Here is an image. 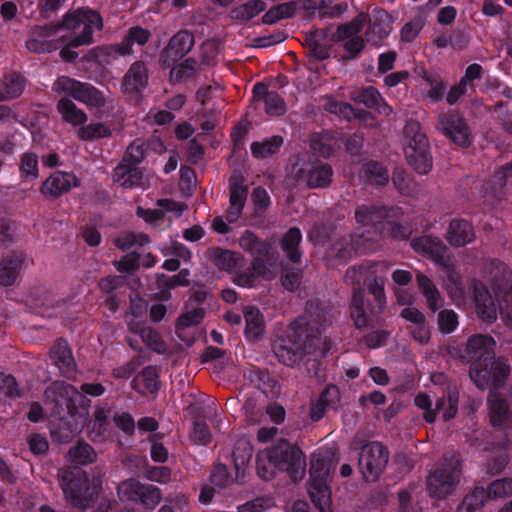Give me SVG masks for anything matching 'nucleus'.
<instances>
[{
  "instance_id": "nucleus-50",
  "label": "nucleus",
  "mask_w": 512,
  "mask_h": 512,
  "mask_svg": "<svg viewBox=\"0 0 512 512\" xmlns=\"http://www.w3.org/2000/svg\"><path fill=\"white\" fill-rule=\"evenodd\" d=\"M327 395H333V397H338V388L334 385L326 387L324 391L321 392L318 401L311 404L310 418L313 421L320 420L325 414L326 408L329 406V400L327 399Z\"/></svg>"
},
{
  "instance_id": "nucleus-10",
  "label": "nucleus",
  "mask_w": 512,
  "mask_h": 512,
  "mask_svg": "<svg viewBox=\"0 0 512 512\" xmlns=\"http://www.w3.org/2000/svg\"><path fill=\"white\" fill-rule=\"evenodd\" d=\"M368 268L363 265H356L346 270L344 283L353 287L350 303V316L356 328L361 329L367 326L369 316L365 309L364 289L361 287L362 279Z\"/></svg>"
},
{
  "instance_id": "nucleus-39",
  "label": "nucleus",
  "mask_w": 512,
  "mask_h": 512,
  "mask_svg": "<svg viewBox=\"0 0 512 512\" xmlns=\"http://www.w3.org/2000/svg\"><path fill=\"white\" fill-rule=\"evenodd\" d=\"M308 493L311 501L320 512H332L331 493L327 483H310Z\"/></svg>"
},
{
  "instance_id": "nucleus-28",
  "label": "nucleus",
  "mask_w": 512,
  "mask_h": 512,
  "mask_svg": "<svg viewBox=\"0 0 512 512\" xmlns=\"http://www.w3.org/2000/svg\"><path fill=\"white\" fill-rule=\"evenodd\" d=\"M205 316L203 308H195L191 311L181 314L175 324V334L179 340L183 341L186 345L191 346L194 343L193 337L185 335L184 331L190 326H196L201 323Z\"/></svg>"
},
{
  "instance_id": "nucleus-32",
  "label": "nucleus",
  "mask_w": 512,
  "mask_h": 512,
  "mask_svg": "<svg viewBox=\"0 0 512 512\" xmlns=\"http://www.w3.org/2000/svg\"><path fill=\"white\" fill-rule=\"evenodd\" d=\"M302 177L309 188L326 187L331 183L332 168L328 164H313Z\"/></svg>"
},
{
  "instance_id": "nucleus-12",
  "label": "nucleus",
  "mask_w": 512,
  "mask_h": 512,
  "mask_svg": "<svg viewBox=\"0 0 512 512\" xmlns=\"http://www.w3.org/2000/svg\"><path fill=\"white\" fill-rule=\"evenodd\" d=\"M484 273L490 282L497 301L512 303V271L509 267L496 259L488 260L484 264Z\"/></svg>"
},
{
  "instance_id": "nucleus-64",
  "label": "nucleus",
  "mask_w": 512,
  "mask_h": 512,
  "mask_svg": "<svg viewBox=\"0 0 512 512\" xmlns=\"http://www.w3.org/2000/svg\"><path fill=\"white\" fill-rule=\"evenodd\" d=\"M20 171L26 178L38 177V157L35 153H24L21 158Z\"/></svg>"
},
{
  "instance_id": "nucleus-40",
  "label": "nucleus",
  "mask_w": 512,
  "mask_h": 512,
  "mask_svg": "<svg viewBox=\"0 0 512 512\" xmlns=\"http://www.w3.org/2000/svg\"><path fill=\"white\" fill-rule=\"evenodd\" d=\"M253 455V448L249 441L240 439L233 448L232 457L236 470V480L244 475L245 469Z\"/></svg>"
},
{
  "instance_id": "nucleus-30",
  "label": "nucleus",
  "mask_w": 512,
  "mask_h": 512,
  "mask_svg": "<svg viewBox=\"0 0 512 512\" xmlns=\"http://www.w3.org/2000/svg\"><path fill=\"white\" fill-rule=\"evenodd\" d=\"M352 256L350 243L344 239H337L327 249L325 254L326 265L329 268H336L339 264H345Z\"/></svg>"
},
{
  "instance_id": "nucleus-35",
  "label": "nucleus",
  "mask_w": 512,
  "mask_h": 512,
  "mask_svg": "<svg viewBox=\"0 0 512 512\" xmlns=\"http://www.w3.org/2000/svg\"><path fill=\"white\" fill-rule=\"evenodd\" d=\"M243 314L246 321L247 338L253 341L260 339L264 333V320L259 309L254 306H246L243 309Z\"/></svg>"
},
{
  "instance_id": "nucleus-54",
  "label": "nucleus",
  "mask_w": 512,
  "mask_h": 512,
  "mask_svg": "<svg viewBox=\"0 0 512 512\" xmlns=\"http://www.w3.org/2000/svg\"><path fill=\"white\" fill-rule=\"evenodd\" d=\"M142 485V483L133 478L122 481L117 487L119 499L122 502L138 501Z\"/></svg>"
},
{
  "instance_id": "nucleus-18",
  "label": "nucleus",
  "mask_w": 512,
  "mask_h": 512,
  "mask_svg": "<svg viewBox=\"0 0 512 512\" xmlns=\"http://www.w3.org/2000/svg\"><path fill=\"white\" fill-rule=\"evenodd\" d=\"M195 44L194 35L188 30H180L173 35L166 47L161 51L159 63L163 67H169L185 55H187Z\"/></svg>"
},
{
  "instance_id": "nucleus-13",
  "label": "nucleus",
  "mask_w": 512,
  "mask_h": 512,
  "mask_svg": "<svg viewBox=\"0 0 512 512\" xmlns=\"http://www.w3.org/2000/svg\"><path fill=\"white\" fill-rule=\"evenodd\" d=\"M508 404L503 399L494 400L490 407V422L498 429L495 430L493 441L487 443H472L477 450L487 452L494 448L501 450L507 449L511 442L508 439L507 433L503 428L504 422L508 419Z\"/></svg>"
},
{
  "instance_id": "nucleus-19",
  "label": "nucleus",
  "mask_w": 512,
  "mask_h": 512,
  "mask_svg": "<svg viewBox=\"0 0 512 512\" xmlns=\"http://www.w3.org/2000/svg\"><path fill=\"white\" fill-rule=\"evenodd\" d=\"M367 20L369 26L365 32V40L374 46L381 45L392 30V17L383 9H374L372 16H368Z\"/></svg>"
},
{
  "instance_id": "nucleus-4",
  "label": "nucleus",
  "mask_w": 512,
  "mask_h": 512,
  "mask_svg": "<svg viewBox=\"0 0 512 512\" xmlns=\"http://www.w3.org/2000/svg\"><path fill=\"white\" fill-rule=\"evenodd\" d=\"M462 457L458 452L446 453L440 464L426 479L430 497L444 499L459 484L462 475Z\"/></svg>"
},
{
  "instance_id": "nucleus-59",
  "label": "nucleus",
  "mask_w": 512,
  "mask_h": 512,
  "mask_svg": "<svg viewBox=\"0 0 512 512\" xmlns=\"http://www.w3.org/2000/svg\"><path fill=\"white\" fill-rule=\"evenodd\" d=\"M143 342L154 351L161 353L165 351V343L160 334L152 327H145L140 331Z\"/></svg>"
},
{
  "instance_id": "nucleus-23",
  "label": "nucleus",
  "mask_w": 512,
  "mask_h": 512,
  "mask_svg": "<svg viewBox=\"0 0 512 512\" xmlns=\"http://www.w3.org/2000/svg\"><path fill=\"white\" fill-rule=\"evenodd\" d=\"M475 238L474 228L471 223L463 219H454L450 222L447 241L454 247H463Z\"/></svg>"
},
{
  "instance_id": "nucleus-26",
  "label": "nucleus",
  "mask_w": 512,
  "mask_h": 512,
  "mask_svg": "<svg viewBox=\"0 0 512 512\" xmlns=\"http://www.w3.org/2000/svg\"><path fill=\"white\" fill-rule=\"evenodd\" d=\"M305 311L310 318L319 325H330L339 312L329 303L317 298L306 302Z\"/></svg>"
},
{
  "instance_id": "nucleus-22",
  "label": "nucleus",
  "mask_w": 512,
  "mask_h": 512,
  "mask_svg": "<svg viewBox=\"0 0 512 512\" xmlns=\"http://www.w3.org/2000/svg\"><path fill=\"white\" fill-rule=\"evenodd\" d=\"M349 99L355 103L363 104L368 109H375L379 113L388 115L391 111V108L383 103L380 93L373 86L351 91Z\"/></svg>"
},
{
  "instance_id": "nucleus-36",
  "label": "nucleus",
  "mask_w": 512,
  "mask_h": 512,
  "mask_svg": "<svg viewBox=\"0 0 512 512\" xmlns=\"http://www.w3.org/2000/svg\"><path fill=\"white\" fill-rule=\"evenodd\" d=\"M367 18V14L359 13L352 21L339 25L336 32L330 35V41L336 43L357 36L367 22Z\"/></svg>"
},
{
  "instance_id": "nucleus-58",
  "label": "nucleus",
  "mask_w": 512,
  "mask_h": 512,
  "mask_svg": "<svg viewBox=\"0 0 512 512\" xmlns=\"http://www.w3.org/2000/svg\"><path fill=\"white\" fill-rule=\"evenodd\" d=\"M111 135V130L102 123L89 124L82 126L78 130V136L82 140H93L95 138H104Z\"/></svg>"
},
{
  "instance_id": "nucleus-6",
  "label": "nucleus",
  "mask_w": 512,
  "mask_h": 512,
  "mask_svg": "<svg viewBox=\"0 0 512 512\" xmlns=\"http://www.w3.org/2000/svg\"><path fill=\"white\" fill-rule=\"evenodd\" d=\"M58 478L66 499L74 507L85 510L94 504L98 497L99 486L89 484L85 471L76 467L60 470Z\"/></svg>"
},
{
  "instance_id": "nucleus-25",
  "label": "nucleus",
  "mask_w": 512,
  "mask_h": 512,
  "mask_svg": "<svg viewBox=\"0 0 512 512\" xmlns=\"http://www.w3.org/2000/svg\"><path fill=\"white\" fill-rule=\"evenodd\" d=\"M207 256L217 268L225 271H232L237 267H241L244 260L239 252L220 247L208 249Z\"/></svg>"
},
{
  "instance_id": "nucleus-57",
  "label": "nucleus",
  "mask_w": 512,
  "mask_h": 512,
  "mask_svg": "<svg viewBox=\"0 0 512 512\" xmlns=\"http://www.w3.org/2000/svg\"><path fill=\"white\" fill-rule=\"evenodd\" d=\"M333 230L334 227L331 224L324 222L315 223L308 231L307 236L314 244H324L330 239Z\"/></svg>"
},
{
  "instance_id": "nucleus-41",
  "label": "nucleus",
  "mask_w": 512,
  "mask_h": 512,
  "mask_svg": "<svg viewBox=\"0 0 512 512\" xmlns=\"http://www.w3.org/2000/svg\"><path fill=\"white\" fill-rule=\"evenodd\" d=\"M335 470V464L332 462V460L329 457H322V456H313L310 461V469L309 473L311 476V482L310 483H318V482H325L327 483V480L331 474Z\"/></svg>"
},
{
  "instance_id": "nucleus-21",
  "label": "nucleus",
  "mask_w": 512,
  "mask_h": 512,
  "mask_svg": "<svg viewBox=\"0 0 512 512\" xmlns=\"http://www.w3.org/2000/svg\"><path fill=\"white\" fill-rule=\"evenodd\" d=\"M149 72L143 61L133 63L122 80V89L129 94H139L148 84Z\"/></svg>"
},
{
  "instance_id": "nucleus-63",
  "label": "nucleus",
  "mask_w": 512,
  "mask_h": 512,
  "mask_svg": "<svg viewBox=\"0 0 512 512\" xmlns=\"http://www.w3.org/2000/svg\"><path fill=\"white\" fill-rule=\"evenodd\" d=\"M257 474L264 480H270L275 476V468L269 463L268 449L256 455Z\"/></svg>"
},
{
  "instance_id": "nucleus-24",
  "label": "nucleus",
  "mask_w": 512,
  "mask_h": 512,
  "mask_svg": "<svg viewBox=\"0 0 512 512\" xmlns=\"http://www.w3.org/2000/svg\"><path fill=\"white\" fill-rule=\"evenodd\" d=\"M25 255L22 252L12 251L0 261V285H13L17 279Z\"/></svg>"
},
{
  "instance_id": "nucleus-37",
  "label": "nucleus",
  "mask_w": 512,
  "mask_h": 512,
  "mask_svg": "<svg viewBox=\"0 0 512 512\" xmlns=\"http://www.w3.org/2000/svg\"><path fill=\"white\" fill-rule=\"evenodd\" d=\"M114 180L121 182V186L125 188H131L133 186L141 185L143 179V173L137 165H128L126 163H120L113 173Z\"/></svg>"
},
{
  "instance_id": "nucleus-2",
  "label": "nucleus",
  "mask_w": 512,
  "mask_h": 512,
  "mask_svg": "<svg viewBox=\"0 0 512 512\" xmlns=\"http://www.w3.org/2000/svg\"><path fill=\"white\" fill-rule=\"evenodd\" d=\"M291 333L286 339L275 341L272 351L285 366L294 368L310 355L325 356L327 348L319 328L296 319L290 324Z\"/></svg>"
},
{
  "instance_id": "nucleus-15",
  "label": "nucleus",
  "mask_w": 512,
  "mask_h": 512,
  "mask_svg": "<svg viewBox=\"0 0 512 512\" xmlns=\"http://www.w3.org/2000/svg\"><path fill=\"white\" fill-rule=\"evenodd\" d=\"M410 244L416 253L429 257L444 269H452L453 257L450 250L438 237L422 235L413 238Z\"/></svg>"
},
{
  "instance_id": "nucleus-38",
  "label": "nucleus",
  "mask_w": 512,
  "mask_h": 512,
  "mask_svg": "<svg viewBox=\"0 0 512 512\" xmlns=\"http://www.w3.org/2000/svg\"><path fill=\"white\" fill-rule=\"evenodd\" d=\"M301 239V231L297 227L290 228L281 239V248L287 258L293 263H299L301 260V252L299 250Z\"/></svg>"
},
{
  "instance_id": "nucleus-27",
  "label": "nucleus",
  "mask_w": 512,
  "mask_h": 512,
  "mask_svg": "<svg viewBox=\"0 0 512 512\" xmlns=\"http://www.w3.org/2000/svg\"><path fill=\"white\" fill-rule=\"evenodd\" d=\"M50 357L63 375L69 376L75 371L76 363L65 340L60 339L53 345Z\"/></svg>"
},
{
  "instance_id": "nucleus-1",
  "label": "nucleus",
  "mask_w": 512,
  "mask_h": 512,
  "mask_svg": "<svg viewBox=\"0 0 512 512\" xmlns=\"http://www.w3.org/2000/svg\"><path fill=\"white\" fill-rule=\"evenodd\" d=\"M496 341L488 334H475L468 338L460 357L470 363L469 377L477 388L489 390L496 396L506 384L510 366L501 358L496 359Z\"/></svg>"
},
{
  "instance_id": "nucleus-51",
  "label": "nucleus",
  "mask_w": 512,
  "mask_h": 512,
  "mask_svg": "<svg viewBox=\"0 0 512 512\" xmlns=\"http://www.w3.org/2000/svg\"><path fill=\"white\" fill-rule=\"evenodd\" d=\"M198 71H200V67L197 65V61L194 58H187L171 69L170 78L181 82L195 76Z\"/></svg>"
},
{
  "instance_id": "nucleus-60",
  "label": "nucleus",
  "mask_w": 512,
  "mask_h": 512,
  "mask_svg": "<svg viewBox=\"0 0 512 512\" xmlns=\"http://www.w3.org/2000/svg\"><path fill=\"white\" fill-rule=\"evenodd\" d=\"M437 323L441 333L449 334L457 327L458 316L453 310L444 309L438 313Z\"/></svg>"
},
{
  "instance_id": "nucleus-45",
  "label": "nucleus",
  "mask_w": 512,
  "mask_h": 512,
  "mask_svg": "<svg viewBox=\"0 0 512 512\" xmlns=\"http://www.w3.org/2000/svg\"><path fill=\"white\" fill-rule=\"evenodd\" d=\"M242 249L250 252L253 256H268L271 251V245L265 241H261L253 232L245 231L239 239Z\"/></svg>"
},
{
  "instance_id": "nucleus-56",
  "label": "nucleus",
  "mask_w": 512,
  "mask_h": 512,
  "mask_svg": "<svg viewBox=\"0 0 512 512\" xmlns=\"http://www.w3.org/2000/svg\"><path fill=\"white\" fill-rule=\"evenodd\" d=\"M145 142L137 139L133 141L126 149L121 163L128 165H138L145 158Z\"/></svg>"
},
{
  "instance_id": "nucleus-11",
  "label": "nucleus",
  "mask_w": 512,
  "mask_h": 512,
  "mask_svg": "<svg viewBox=\"0 0 512 512\" xmlns=\"http://www.w3.org/2000/svg\"><path fill=\"white\" fill-rule=\"evenodd\" d=\"M53 90L58 94L65 93L89 107L101 108L106 104V97L95 86L68 76L57 78L53 84Z\"/></svg>"
},
{
  "instance_id": "nucleus-55",
  "label": "nucleus",
  "mask_w": 512,
  "mask_h": 512,
  "mask_svg": "<svg viewBox=\"0 0 512 512\" xmlns=\"http://www.w3.org/2000/svg\"><path fill=\"white\" fill-rule=\"evenodd\" d=\"M162 495L160 489L152 484H143L138 501L147 508L154 509L161 501Z\"/></svg>"
},
{
  "instance_id": "nucleus-9",
  "label": "nucleus",
  "mask_w": 512,
  "mask_h": 512,
  "mask_svg": "<svg viewBox=\"0 0 512 512\" xmlns=\"http://www.w3.org/2000/svg\"><path fill=\"white\" fill-rule=\"evenodd\" d=\"M60 23V29H76L83 25L81 34L70 41V46L78 47L92 42L94 28L101 30L103 27L102 18L97 11L79 9L68 12Z\"/></svg>"
},
{
  "instance_id": "nucleus-52",
  "label": "nucleus",
  "mask_w": 512,
  "mask_h": 512,
  "mask_svg": "<svg viewBox=\"0 0 512 512\" xmlns=\"http://www.w3.org/2000/svg\"><path fill=\"white\" fill-rule=\"evenodd\" d=\"M304 45L308 48L309 54L319 61L326 60L330 57L331 46L326 45L322 40L310 33L305 34Z\"/></svg>"
},
{
  "instance_id": "nucleus-29",
  "label": "nucleus",
  "mask_w": 512,
  "mask_h": 512,
  "mask_svg": "<svg viewBox=\"0 0 512 512\" xmlns=\"http://www.w3.org/2000/svg\"><path fill=\"white\" fill-rule=\"evenodd\" d=\"M393 208L378 205H362L356 209L355 217L362 225H376L392 216Z\"/></svg>"
},
{
  "instance_id": "nucleus-8",
  "label": "nucleus",
  "mask_w": 512,
  "mask_h": 512,
  "mask_svg": "<svg viewBox=\"0 0 512 512\" xmlns=\"http://www.w3.org/2000/svg\"><path fill=\"white\" fill-rule=\"evenodd\" d=\"M388 461L389 451L381 442L372 441L360 447L358 468L365 481H377Z\"/></svg>"
},
{
  "instance_id": "nucleus-46",
  "label": "nucleus",
  "mask_w": 512,
  "mask_h": 512,
  "mask_svg": "<svg viewBox=\"0 0 512 512\" xmlns=\"http://www.w3.org/2000/svg\"><path fill=\"white\" fill-rule=\"evenodd\" d=\"M298 8V2L289 1L271 7L262 17L264 24H274L277 21L292 17Z\"/></svg>"
},
{
  "instance_id": "nucleus-3",
  "label": "nucleus",
  "mask_w": 512,
  "mask_h": 512,
  "mask_svg": "<svg viewBox=\"0 0 512 512\" xmlns=\"http://www.w3.org/2000/svg\"><path fill=\"white\" fill-rule=\"evenodd\" d=\"M45 404L52 417L77 415L82 408L89 410L91 400L79 392L73 385L64 381H55L44 392Z\"/></svg>"
},
{
  "instance_id": "nucleus-42",
  "label": "nucleus",
  "mask_w": 512,
  "mask_h": 512,
  "mask_svg": "<svg viewBox=\"0 0 512 512\" xmlns=\"http://www.w3.org/2000/svg\"><path fill=\"white\" fill-rule=\"evenodd\" d=\"M244 182L245 178L240 173H234L229 178L230 206L244 207L248 195V186Z\"/></svg>"
},
{
  "instance_id": "nucleus-61",
  "label": "nucleus",
  "mask_w": 512,
  "mask_h": 512,
  "mask_svg": "<svg viewBox=\"0 0 512 512\" xmlns=\"http://www.w3.org/2000/svg\"><path fill=\"white\" fill-rule=\"evenodd\" d=\"M272 257L270 253L268 256L256 255L254 256L251 262L252 272L255 273V276L262 277L266 280H270L273 278V274L268 268L267 264H272Z\"/></svg>"
},
{
  "instance_id": "nucleus-44",
  "label": "nucleus",
  "mask_w": 512,
  "mask_h": 512,
  "mask_svg": "<svg viewBox=\"0 0 512 512\" xmlns=\"http://www.w3.org/2000/svg\"><path fill=\"white\" fill-rule=\"evenodd\" d=\"M416 281L420 291L426 298L428 308L433 312L438 310L442 306V304L438 303L441 297L434 283L422 273H417Z\"/></svg>"
},
{
  "instance_id": "nucleus-31",
  "label": "nucleus",
  "mask_w": 512,
  "mask_h": 512,
  "mask_svg": "<svg viewBox=\"0 0 512 512\" xmlns=\"http://www.w3.org/2000/svg\"><path fill=\"white\" fill-rule=\"evenodd\" d=\"M69 95L62 97L57 103V111L62 120L73 126L83 124L87 121V115L79 109Z\"/></svg>"
},
{
  "instance_id": "nucleus-53",
  "label": "nucleus",
  "mask_w": 512,
  "mask_h": 512,
  "mask_svg": "<svg viewBox=\"0 0 512 512\" xmlns=\"http://www.w3.org/2000/svg\"><path fill=\"white\" fill-rule=\"evenodd\" d=\"M24 89L23 80L18 76L5 78L0 82V101L18 97Z\"/></svg>"
},
{
  "instance_id": "nucleus-33",
  "label": "nucleus",
  "mask_w": 512,
  "mask_h": 512,
  "mask_svg": "<svg viewBox=\"0 0 512 512\" xmlns=\"http://www.w3.org/2000/svg\"><path fill=\"white\" fill-rule=\"evenodd\" d=\"M493 499L489 487L476 486L471 493L466 495L456 512H477L482 509L488 500Z\"/></svg>"
},
{
  "instance_id": "nucleus-49",
  "label": "nucleus",
  "mask_w": 512,
  "mask_h": 512,
  "mask_svg": "<svg viewBox=\"0 0 512 512\" xmlns=\"http://www.w3.org/2000/svg\"><path fill=\"white\" fill-rule=\"evenodd\" d=\"M266 9V3L262 0H251L243 5L235 7L231 11L234 19L248 21Z\"/></svg>"
},
{
  "instance_id": "nucleus-62",
  "label": "nucleus",
  "mask_w": 512,
  "mask_h": 512,
  "mask_svg": "<svg viewBox=\"0 0 512 512\" xmlns=\"http://www.w3.org/2000/svg\"><path fill=\"white\" fill-rule=\"evenodd\" d=\"M179 187L186 196H191L196 188V175L192 168L182 166L180 169Z\"/></svg>"
},
{
  "instance_id": "nucleus-43",
  "label": "nucleus",
  "mask_w": 512,
  "mask_h": 512,
  "mask_svg": "<svg viewBox=\"0 0 512 512\" xmlns=\"http://www.w3.org/2000/svg\"><path fill=\"white\" fill-rule=\"evenodd\" d=\"M68 460L79 465H88L96 461L97 454L93 447L79 440L67 453Z\"/></svg>"
},
{
  "instance_id": "nucleus-17",
  "label": "nucleus",
  "mask_w": 512,
  "mask_h": 512,
  "mask_svg": "<svg viewBox=\"0 0 512 512\" xmlns=\"http://www.w3.org/2000/svg\"><path fill=\"white\" fill-rule=\"evenodd\" d=\"M474 296L477 315L483 321L488 323L495 322L498 310L501 315L510 316V304L507 305L505 303V307L502 306L503 301H498V304H496L487 287L480 281L474 283Z\"/></svg>"
},
{
  "instance_id": "nucleus-7",
  "label": "nucleus",
  "mask_w": 512,
  "mask_h": 512,
  "mask_svg": "<svg viewBox=\"0 0 512 512\" xmlns=\"http://www.w3.org/2000/svg\"><path fill=\"white\" fill-rule=\"evenodd\" d=\"M269 463L274 468L285 471L294 481L301 480L305 475L306 458L301 449L288 440L279 439L268 449Z\"/></svg>"
},
{
  "instance_id": "nucleus-34",
  "label": "nucleus",
  "mask_w": 512,
  "mask_h": 512,
  "mask_svg": "<svg viewBox=\"0 0 512 512\" xmlns=\"http://www.w3.org/2000/svg\"><path fill=\"white\" fill-rule=\"evenodd\" d=\"M367 290L373 296L374 302H368L367 308L371 315H378L382 313L386 303L384 292V282L381 278L374 276L372 279H367Z\"/></svg>"
},
{
  "instance_id": "nucleus-16",
  "label": "nucleus",
  "mask_w": 512,
  "mask_h": 512,
  "mask_svg": "<svg viewBox=\"0 0 512 512\" xmlns=\"http://www.w3.org/2000/svg\"><path fill=\"white\" fill-rule=\"evenodd\" d=\"M57 423L51 426L50 434L52 441L57 444H68L78 434L89 421V410L82 408L77 415H71L69 418L64 416L56 417Z\"/></svg>"
},
{
  "instance_id": "nucleus-20",
  "label": "nucleus",
  "mask_w": 512,
  "mask_h": 512,
  "mask_svg": "<svg viewBox=\"0 0 512 512\" xmlns=\"http://www.w3.org/2000/svg\"><path fill=\"white\" fill-rule=\"evenodd\" d=\"M71 180L74 181L75 187L79 186V179L73 174L62 171L54 172L43 182L41 192L47 198L56 199L70 190Z\"/></svg>"
},
{
  "instance_id": "nucleus-48",
  "label": "nucleus",
  "mask_w": 512,
  "mask_h": 512,
  "mask_svg": "<svg viewBox=\"0 0 512 512\" xmlns=\"http://www.w3.org/2000/svg\"><path fill=\"white\" fill-rule=\"evenodd\" d=\"M283 144V138L275 135L262 142H253L251 145L252 155L256 158H265L274 155Z\"/></svg>"
},
{
  "instance_id": "nucleus-5",
  "label": "nucleus",
  "mask_w": 512,
  "mask_h": 512,
  "mask_svg": "<svg viewBox=\"0 0 512 512\" xmlns=\"http://www.w3.org/2000/svg\"><path fill=\"white\" fill-rule=\"evenodd\" d=\"M403 133L404 154L408 165L418 174H428L433 167V157L428 138L421 131L420 123L414 119L408 120Z\"/></svg>"
},
{
  "instance_id": "nucleus-47",
  "label": "nucleus",
  "mask_w": 512,
  "mask_h": 512,
  "mask_svg": "<svg viewBox=\"0 0 512 512\" xmlns=\"http://www.w3.org/2000/svg\"><path fill=\"white\" fill-rule=\"evenodd\" d=\"M362 171L371 184L384 186L389 181L386 167L377 161H368L363 165Z\"/></svg>"
},
{
  "instance_id": "nucleus-14",
  "label": "nucleus",
  "mask_w": 512,
  "mask_h": 512,
  "mask_svg": "<svg viewBox=\"0 0 512 512\" xmlns=\"http://www.w3.org/2000/svg\"><path fill=\"white\" fill-rule=\"evenodd\" d=\"M437 129L459 147L471 145V132L465 118L457 111L450 110L438 116Z\"/></svg>"
}]
</instances>
